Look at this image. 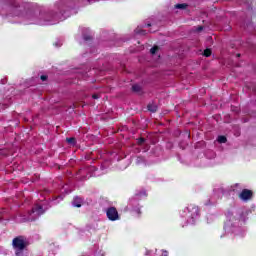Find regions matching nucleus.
<instances>
[{"label":"nucleus","mask_w":256,"mask_h":256,"mask_svg":"<svg viewBox=\"0 0 256 256\" xmlns=\"http://www.w3.org/2000/svg\"><path fill=\"white\" fill-rule=\"evenodd\" d=\"M147 109L148 111H150L151 113H157V106L156 104H148L147 105Z\"/></svg>","instance_id":"obj_7"},{"label":"nucleus","mask_w":256,"mask_h":256,"mask_svg":"<svg viewBox=\"0 0 256 256\" xmlns=\"http://www.w3.org/2000/svg\"><path fill=\"white\" fill-rule=\"evenodd\" d=\"M32 213H36V215H43V213H45V210L43 209V206L36 204L32 208Z\"/></svg>","instance_id":"obj_6"},{"label":"nucleus","mask_w":256,"mask_h":256,"mask_svg":"<svg viewBox=\"0 0 256 256\" xmlns=\"http://www.w3.org/2000/svg\"><path fill=\"white\" fill-rule=\"evenodd\" d=\"M211 53H212L211 49L207 48V49L204 50L203 56L204 57H211Z\"/></svg>","instance_id":"obj_11"},{"label":"nucleus","mask_w":256,"mask_h":256,"mask_svg":"<svg viewBox=\"0 0 256 256\" xmlns=\"http://www.w3.org/2000/svg\"><path fill=\"white\" fill-rule=\"evenodd\" d=\"M135 211H136L138 217H141V208H137Z\"/></svg>","instance_id":"obj_20"},{"label":"nucleus","mask_w":256,"mask_h":256,"mask_svg":"<svg viewBox=\"0 0 256 256\" xmlns=\"http://www.w3.org/2000/svg\"><path fill=\"white\" fill-rule=\"evenodd\" d=\"M188 211H189V213H191L192 219H195V217H198V215L200 213L199 212V207L198 206H193V205L188 207Z\"/></svg>","instance_id":"obj_5"},{"label":"nucleus","mask_w":256,"mask_h":256,"mask_svg":"<svg viewBox=\"0 0 256 256\" xmlns=\"http://www.w3.org/2000/svg\"><path fill=\"white\" fill-rule=\"evenodd\" d=\"M159 51V46H154L150 49V53L152 55H155V53H157Z\"/></svg>","instance_id":"obj_12"},{"label":"nucleus","mask_w":256,"mask_h":256,"mask_svg":"<svg viewBox=\"0 0 256 256\" xmlns=\"http://www.w3.org/2000/svg\"><path fill=\"white\" fill-rule=\"evenodd\" d=\"M175 7L176 9H187V4H176Z\"/></svg>","instance_id":"obj_13"},{"label":"nucleus","mask_w":256,"mask_h":256,"mask_svg":"<svg viewBox=\"0 0 256 256\" xmlns=\"http://www.w3.org/2000/svg\"><path fill=\"white\" fill-rule=\"evenodd\" d=\"M92 99H99L98 94H93V95H92Z\"/></svg>","instance_id":"obj_21"},{"label":"nucleus","mask_w":256,"mask_h":256,"mask_svg":"<svg viewBox=\"0 0 256 256\" xmlns=\"http://www.w3.org/2000/svg\"><path fill=\"white\" fill-rule=\"evenodd\" d=\"M29 245V242H27V239L25 236H17L12 240V247L15 251L16 256H23V251L27 249V246Z\"/></svg>","instance_id":"obj_1"},{"label":"nucleus","mask_w":256,"mask_h":256,"mask_svg":"<svg viewBox=\"0 0 256 256\" xmlns=\"http://www.w3.org/2000/svg\"><path fill=\"white\" fill-rule=\"evenodd\" d=\"M41 81H47L48 77L47 75L40 76Z\"/></svg>","instance_id":"obj_19"},{"label":"nucleus","mask_w":256,"mask_h":256,"mask_svg":"<svg viewBox=\"0 0 256 256\" xmlns=\"http://www.w3.org/2000/svg\"><path fill=\"white\" fill-rule=\"evenodd\" d=\"M132 91H133L134 93H141V86L138 85V84H134V85L132 86Z\"/></svg>","instance_id":"obj_9"},{"label":"nucleus","mask_w":256,"mask_h":256,"mask_svg":"<svg viewBox=\"0 0 256 256\" xmlns=\"http://www.w3.org/2000/svg\"><path fill=\"white\" fill-rule=\"evenodd\" d=\"M238 198L240 199V201H244V203L251 201V199H253V190L243 189L238 194Z\"/></svg>","instance_id":"obj_2"},{"label":"nucleus","mask_w":256,"mask_h":256,"mask_svg":"<svg viewBox=\"0 0 256 256\" xmlns=\"http://www.w3.org/2000/svg\"><path fill=\"white\" fill-rule=\"evenodd\" d=\"M147 27H151V24H147Z\"/></svg>","instance_id":"obj_22"},{"label":"nucleus","mask_w":256,"mask_h":256,"mask_svg":"<svg viewBox=\"0 0 256 256\" xmlns=\"http://www.w3.org/2000/svg\"><path fill=\"white\" fill-rule=\"evenodd\" d=\"M106 216L109 221H119V212L117 211V208L113 206L106 210Z\"/></svg>","instance_id":"obj_3"},{"label":"nucleus","mask_w":256,"mask_h":256,"mask_svg":"<svg viewBox=\"0 0 256 256\" xmlns=\"http://www.w3.org/2000/svg\"><path fill=\"white\" fill-rule=\"evenodd\" d=\"M217 141H218V143H225L227 141V137L220 135V136H218Z\"/></svg>","instance_id":"obj_10"},{"label":"nucleus","mask_w":256,"mask_h":256,"mask_svg":"<svg viewBox=\"0 0 256 256\" xmlns=\"http://www.w3.org/2000/svg\"><path fill=\"white\" fill-rule=\"evenodd\" d=\"M196 31H197V33H201V31H203V26H198L196 28Z\"/></svg>","instance_id":"obj_18"},{"label":"nucleus","mask_w":256,"mask_h":256,"mask_svg":"<svg viewBox=\"0 0 256 256\" xmlns=\"http://www.w3.org/2000/svg\"><path fill=\"white\" fill-rule=\"evenodd\" d=\"M136 197H147V192L141 191L140 193L135 194Z\"/></svg>","instance_id":"obj_15"},{"label":"nucleus","mask_w":256,"mask_h":256,"mask_svg":"<svg viewBox=\"0 0 256 256\" xmlns=\"http://www.w3.org/2000/svg\"><path fill=\"white\" fill-rule=\"evenodd\" d=\"M143 143H145V138H139L138 145H143Z\"/></svg>","instance_id":"obj_17"},{"label":"nucleus","mask_w":256,"mask_h":256,"mask_svg":"<svg viewBox=\"0 0 256 256\" xmlns=\"http://www.w3.org/2000/svg\"><path fill=\"white\" fill-rule=\"evenodd\" d=\"M66 143L75 146L77 145V139L75 137L66 138Z\"/></svg>","instance_id":"obj_8"},{"label":"nucleus","mask_w":256,"mask_h":256,"mask_svg":"<svg viewBox=\"0 0 256 256\" xmlns=\"http://www.w3.org/2000/svg\"><path fill=\"white\" fill-rule=\"evenodd\" d=\"M9 107L8 105H6V108Z\"/></svg>","instance_id":"obj_24"},{"label":"nucleus","mask_w":256,"mask_h":256,"mask_svg":"<svg viewBox=\"0 0 256 256\" xmlns=\"http://www.w3.org/2000/svg\"><path fill=\"white\" fill-rule=\"evenodd\" d=\"M93 39V37L89 36V35H84V41H91Z\"/></svg>","instance_id":"obj_16"},{"label":"nucleus","mask_w":256,"mask_h":256,"mask_svg":"<svg viewBox=\"0 0 256 256\" xmlns=\"http://www.w3.org/2000/svg\"><path fill=\"white\" fill-rule=\"evenodd\" d=\"M237 57H241V54H237Z\"/></svg>","instance_id":"obj_23"},{"label":"nucleus","mask_w":256,"mask_h":256,"mask_svg":"<svg viewBox=\"0 0 256 256\" xmlns=\"http://www.w3.org/2000/svg\"><path fill=\"white\" fill-rule=\"evenodd\" d=\"M83 203H84L83 198L76 196L72 200V207H77L79 209V208L83 207Z\"/></svg>","instance_id":"obj_4"},{"label":"nucleus","mask_w":256,"mask_h":256,"mask_svg":"<svg viewBox=\"0 0 256 256\" xmlns=\"http://www.w3.org/2000/svg\"><path fill=\"white\" fill-rule=\"evenodd\" d=\"M135 33H137V35H147V31L146 30L136 29Z\"/></svg>","instance_id":"obj_14"}]
</instances>
